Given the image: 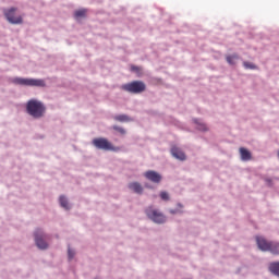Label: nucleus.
I'll return each mask as SVG.
<instances>
[{
    "label": "nucleus",
    "mask_w": 279,
    "mask_h": 279,
    "mask_svg": "<svg viewBox=\"0 0 279 279\" xmlns=\"http://www.w3.org/2000/svg\"><path fill=\"white\" fill-rule=\"evenodd\" d=\"M26 110L31 117H34V119H41V117H45L47 109L43 101H39L38 99H29L26 104Z\"/></svg>",
    "instance_id": "f257e3e1"
},
{
    "label": "nucleus",
    "mask_w": 279,
    "mask_h": 279,
    "mask_svg": "<svg viewBox=\"0 0 279 279\" xmlns=\"http://www.w3.org/2000/svg\"><path fill=\"white\" fill-rule=\"evenodd\" d=\"M256 243L259 250L270 251L272 254H279V243L276 241H267L265 236H256Z\"/></svg>",
    "instance_id": "f03ea898"
},
{
    "label": "nucleus",
    "mask_w": 279,
    "mask_h": 279,
    "mask_svg": "<svg viewBox=\"0 0 279 279\" xmlns=\"http://www.w3.org/2000/svg\"><path fill=\"white\" fill-rule=\"evenodd\" d=\"M93 145L97 147V149H105L106 151H120V147H116L113 143L105 137L93 138Z\"/></svg>",
    "instance_id": "7ed1b4c3"
},
{
    "label": "nucleus",
    "mask_w": 279,
    "mask_h": 279,
    "mask_svg": "<svg viewBox=\"0 0 279 279\" xmlns=\"http://www.w3.org/2000/svg\"><path fill=\"white\" fill-rule=\"evenodd\" d=\"M13 82L20 86H46L45 80H36L34 77H14Z\"/></svg>",
    "instance_id": "20e7f679"
},
{
    "label": "nucleus",
    "mask_w": 279,
    "mask_h": 279,
    "mask_svg": "<svg viewBox=\"0 0 279 279\" xmlns=\"http://www.w3.org/2000/svg\"><path fill=\"white\" fill-rule=\"evenodd\" d=\"M122 88L128 93L138 94L144 93V90H146V84L142 81H134L130 82L129 84H123Z\"/></svg>",
    "instance_id": "39448f33"
},
{
    "label": "nucleus",
    "mask_w": 279,
    "mask_h": 279,
    "mask_svg": "<svg viewBox=\"0 0 279 279\" xmlns=\"http://www.w3.org/2000/svg\"><path fill=\"white\" fill-rule=\"evenodd\" d=\"M146 215L149 217V219L156 221V223H163L166 221V216L163 213H160V210L154 208V206H148V208H146Z\"/></svg>",
    "instance_id": "423d86ee"
},
{
    "label": "nucleus",
    "mask_w": 279,
    "mask_h": 279,
    "mask_svg": "<svg viewBox=\"0 0 279 279\" xmlns=\"http://www.w3.org/2000/svg\"><path fill=\"white\" fill-rule=\"evenodd\" d=\"M16 8H11L7 12H4L7 20L9 23H12L13 25H20L23 23L22 16H15Z\"/></svg>",
    "instance_id": "0eeeda50"
},
{
    "label": "nucleus",
    "mask_w": 279,
    "mask_h": 279,
    "mask_svg": "<svg viewBox=\"0 0 279 279\" xmlns=\"http://www.w3.org/2000/svg\"><path fill=\"white\" fill-rule=\"evenodd\" d=\"M46 234L43 232V230H36L35 232V241L38 247L41 250H46L48 247L47 241H45Z\"/></svg>",
    "instance_id": "6e6552de"
},
{
    "label": "nucleus",
    "mask_w": 279,
    "mask_h": 279,
    "mask_svg": "<svg viewBox=\"0 0 279 279\" xmlns=\"http://www.w3.org/2000/svg\"><path fill=\"white\" fill-rule=\"evenodd\" d=\"M144 175L145 178H147V180H150L151 182H156V183H159L162 180V175H160L158 171H154V170L145 171Z\"/></svg>",
    "instance_id": "1a4fd4ad"
},
{
    "label": "nucleus",
    "mask_w": 279,
    "mask_h": 279,
    "mask_svg": "<svg viewBox=\"0 0 279 279\" xmlns=\"http://www.w3.org/2000/svg\"><path fill=\"white\" fill-rule=\"evenodd\" d=\"M171 154L175 158H179V160H185V158H186L184 151H182V149H180V147H175V146L172 147L171 148Z\"/></svg>",
    "instance_id": "9d476101"
},
{
    "label": "nucleus",
    "mask_w": 279,
    "mask_h": 279,
    "mask_svg": "<svg viewBox=\"0 0 279 279\" xmlns=\"http://www.w3.org/2000/svg\"><path fill=\"white\" fill-rule=\"evenodd\" d=\"M129 189H131V191H134V193H143V186L141 182H130Z\"/></svg>",
    "instance_id": "9b49d317"
},
{
    "label": "nucleus",
    "mask_w": 279,
    "mask_h": 279,
    "mask_svg": "<svg viewBox=\"0 0 279 279\" xmlns=\"http://www.w3.org/2000/svg\"><path fill=\"white\" fill-rule=\"evenodd\" d=\"M240 156L242 160H251L252 159V154L248 149L245 147H240Z\"/></svg>",
    "instance_id": "f8f14e48"
},
{
    "label": "nucleus",
    "mask_w": 279,
    "mask_h": 279,
    "mask_svg": "<svg viewBox=\"0 0 279 279\" xmlns=\"http://www.w3.org/2000/svg\"><path fill=\"white\" fill-rule=\"evenodd\" d=\"M87 12H88V10H86V9L76 10V11L74 12V17H75L76 20H78V19H85V17L87 16Z\"/></svg>",
    "instance_id": "ddd939ff"
},
{
    "label": "nucleus",
    "mask_w": 279,
    "mask_h": 279,
    "mask_svg": "<svg viewBox=\"0 0 279 279\" xmlns=\"http://www.w3.org/2000/svg\"><path fill=\"white\" fill-rule=\"evenodd\" d=\"M269 270L272 274H276V276H279V262H272V264H269Z\"/></svg>",
    "instance_id": "4468645a"
},
{
    "label": "nucleus",
    "mask_w": 279,
    "mask_h": 279,
    "mask_svg": "<svg viewBox=\"0 0 279 279\" xmlns=\"http://www.w3.org/2000/svg\"><path fill=\"white\" fill-rule=\"evenodd\" d=\"M116 121H132V119L130 117H128V114H117L114 117Z\"/></svg>",
    "instance_id": "2eb2a0df"
},
{
    "label": "nucleus",
    "mask_w": 279,
    "mask_h": 279,
    "mask_svg": "<svg viewBox=\"0 0 279 279\" xmlns=\"http://www.w3.org/2000/svg\"><path fill=\"white\" fill-rule=\"evenodd\" d=\"M59 202H60L61 206H63V208H70V204L64 195H61L59 197Z\"/></svg>",
    "instance_id": "dca6fc26"
},
{
    "label": "nucleus",
    "mask_w": 279,
    "mask_h": 279,
    "mask_svg": "<svg viewBox=\"0 0 279 279\" xmlns=\"http://www.w3.org/2000/svg\"><path fill=\"white\" fill-rule=\"evenodd\" d=\"M239 56L233 54V56H227V62H229V64H234V60H238Z\"/></svg>",
    "instance_id": "f3484780"
},
{
    "label": "nucleus",
    "mask_w": 279,
    "mask_h": 279,
    "mask_svg": "<svg viewBox=\"0 0 279 279\" xmlns=\"http://www.w3.org/2000/svg\"><path fill=\"white\" fill-rule=\"evenodd\" d=\"M113 130H117V132H120V134H126V130L120 125H113Z\"/></svg>",
    "instance_id": "a211bd4d"
},
{
    "label": "nucleus",
    "mask_w": 279,
    "mask_h": 279,
    "mask_svg": "<svg viewBox=\"0 0 279 279\" xmlns=\"http://www.w3.org/2000/svg\"><path fill=\"white\" fill-rule=\"evenodd\" d=\"M245 69H257L256 64H253V62H244Z\"/></svg>",
    "instance_id": "6ab92c4d"
},
{
    "label": "nucleus",
    "mask_w": 279,
    "mask_h": 279,
    "mask_svg": "<svg viewBox=\"0 0 279 279\" xmlns=\"http://www.w3.org/2000/svg\"><path fill=\"white\" fill-rule=\"evenodd\" d=\"M160 197L161 199H170V195L167 191H161Z\"/></svg>",
    "instance_id": "aec40b11"
},
{
    "label": "nucleus",
    "mask_w": 279,
    "mask_h": 279,
    "mask_svg": "<svg viewBox=\"0 0 279 279\" xmlns=\"http://www.w3.org/2000/svg\"><path fill=\"white\" fill-rule=\"evenodd\" d=\"M68 256H69L70 260H71V258H74L75 251L72 250V247H68Z\"/></svg>",
    "instance_id": "412c9836"
},
{
    "label": "nucleus",
    "mask_w": 279,
    "mask_h": 279,
    "mask_svg": "<svg viewBox=\"0 0 279 279\" xmlns=\"http://www.w3.org/2000/svg\"><path fill=\"white\" fill-rule=\"evenodd\" d=\"M131 71L140 72L141 69H140V66L132 65V66H131Z\"/></svg>",
    "instance_id": "4be33fe9"
},
{
    "label": "nucleus",
    "mask_w": 279,
    "mask_h": 279,
    "mask_svg": "<svg viewBox=\"0 0 279 279\" xmlns=\"http://www.w3.org/2000/svg\"><path fill=\"white\" fill-rule=\"evenodd\" d=\"M201 129H202V130H207L206 125H202Z\"/></svg>",
    "instance_id": "5701e85b"
},
{
    "label": "nucleus",
    "mask_w": 279,
    "mask_h": 279,
    "mask_svg": "<svg viewBox=\"0 0 279 279\" xmlns=\"http://www.w3.org/2000/svg\"><path fill=\"white\" fill-rule=\"evenodd\" d=\"M170 211H171V213H177V210H173V209H172V210H170Z\"/></svg>",
    "instance_id": "b1692460"
},
{
    "label": "nucleus",
    "mask_w": 279,
    "mask_h": 279,
    "mask_svg": "<svg viewBox=\"0 0 279 279\" xmlns=\"http://www.w3.org/2000/svg\"><path fill=\"white\" fill-rule=\"evenodd\" d=\"M179 207H182V204H178Z\"/></svg>",
    "instance_id": "393cba45"
},
{
    "label": "nucleus",
    "mask_w": 279,
    "mask_h": 279,
    "mask_svg": "<svg viewBox=\"0 0 279 279\" xmlns=\"http://www.w3.org/2000/svg\"><path fill=\"white\" fill-rule=\"evenodd\" d=\"M278 156H279V151H278Z\"/></svg>",
    "instance_id": "a878e982"
}]
</instances>
